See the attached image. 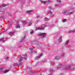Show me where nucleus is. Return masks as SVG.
<instances>
[{
  "mask_svg": "<svg viewBox=\"0 0 75 75\" xmlns=\"http://www.w3.org/2000/svg\"><path fill=\"white\" fill-rule=\"evenodd\" d=\"M22 60H23V58L22 57H20L19 60H18V64H16L15 63H14L13 65V66H15V65H20V66H22V62H21V61H22Z\"/></svg>",
  "mask_w": 75,
  "mask_h": 75,
  "instance_id": "f257e3e1",
  "label": "nucleus"
},
{
  "mask_svg": "<svg viewBox=\"0 0 75 75\" xmlns=\"http://www.w3.org/2000/svg\"><path fill=\"white\" fill-rule=\"evenodd\" d=\"M7 5V4H3L1 6H0V11L1 12H3V9L2 10V7H6Z\"/></svg>",
  "mask_w": 75,
  "mask_h": 75,
  "instance_id": "f03ea898",
  "label": "nucleus"
},
{
  "mask_svg": "<svg viewBox=\"0 0 75 75\" xmlns=\"http://www.w3.org/2000/svg\"><path fill=\"white\" fill-rule=\"evenodd\" d=\"M38 35H39V36H42V37H45L46 35V33H40L38 34Z\"/></svg>",
  "mask_w": 75,
  "mask_h": 75,
  "instance_id": "7ed1b4c3",
  "label": "nucleus"
},
{
  "mask_svg": "<svg viewBox=\"0 0 75 75\" xmlns=\"http://www.w3.org/2000/svg\"><path fill=\"white\" fill-rule=\"evenodd\" d=\"M64 14L65 15H68V12L67 10H64L63 12Z\"/></svg>",
  "mask_w": 75,
  "mask_h": 75,
  "instance_id": "20e7f679",
  "label": "nucleus"
},
{
  "mask_svg": "<svg viewBox=\"0 0 75 75\" xmlns=\"http://www.w3.org/2000/svg\"><path fill=\"white\" fill-rule=\"evenodd\" d=\"M57 69H59V68H60L62 67V64L60 63L57 66Z\"/></svg>",
  "mask_w": 75,
  "mask_h": 75,
  "instance_id": "39448f33",
  "label": "nucleus"
},
{
  "mask_svg": "<svg viewBox=\"0 0 75 75\" xmlns=\"http://www.w3.org/2000/svg\"><path fill=\"white\" fill-rule=\"evenodd\" d=\"M59 41L60 42H62V36L61 35H59Z\"/></svg>",
  "mask_w": 75,
  "mask_h": 75,
  "instance_id": "423d86ee",
  "label": "nucleus"
},
{
  "mask_svg": "<svg viewBox=\"0 0 75 75\" xmlns=\"http://www.w3.org/2000/svg\"><path fill=\"white\" fill-rule=\"evenodd\" d=\"M51 1L50 0H48V1H46V2L45 1H41L42 3H43V4H45L46 3H48V2H50Z\"/></svg>",
  "mask_w": 75,
  "mask_h": 75,
  "instance_id": "0eeeda50",
  "label": "nucleus"
},
{
  "mask_svg": "<svg viewBox=\"0 0 75 75\" xmlns=\"http://www.w3.org/2000/svg\"><path fill=\"white\" fill-rule=\"evenodd\" d=\"M46 27V25L45 24H43L42 26V27L40 28H42V29L41 30H44V28Z\"/></svg>",
  "mask_w": 75,
  "mask_h": 75,
  "instance_id": "6e6552de",
  "label": "nucleus"
},
{
  "mask_svg": "<svg viewBox=\"0 0 75 75\" xmlns=\"http://www.w3.org/2000/svg\"><path fill=\"white\" fill-rule=\"evenodd\" d=\"M37 45H38V46L40 47H41L42 46V45L41 44V43L39 42L38 43Z\"/></svg>",
  "mask_w": 75,
  "mask_h": 75,
  "instance_id": "1a4fd4ad",
  "label": "nucleus"
},
{
  "mask_svg": "<svg viewBox=\"0 0 75 75\" xmlns=\"http://www.w3.org/2000/svg\"><path fill=\"white\" fill-rule=\"evenodd\" d=\"M14 33L13 32H11L9 33V34L10 36H13V35L14 34Z\"/></svg>",
  "mask_w": 75,
  "mask_h": 75,
  "instance_id": "9d476101",
  "label": "nucleus"
},
{
  "mask_svg": "<svg viewBox=\"0 0 75 75\" xmlns=\"http://www.w3.org/2000/svg\"><path fill=\"white\" fill-rule=\"evenodd\" d=\"M42 55V53H41V54L40 55V56H38V57H37L35 59H39V58H40V57Z\"/></svg>",
  "mask_w": 75,
  "mask_h": 75,
  "instance_id": "9b49d317",
  "label": "nucleus"
},
{
  "mask_svg": "<svg viewBox=\"0 0 75 75\" xmlns=\"http://www.w3.org/2000/svg\"><path fill=\"white\" fill-rule=\"evenodd\" d=\"M54 71L52 69V70H50V74H49V75H52V74H53L52 71Z\"/></svg>",
  "mask_w": 75,
  "mask_h": 75,
  "instance_id": "f8f14e48",
  "label": "nucleus"
},
{
  "mask_svg": "<svg viewBox=\"0 0 75 75\" xmlns=\"http://www.w3.org/2000/svg\"><path fill=\"white\" fill-rule=\"evenodd\" d=\"M42 28H41L38 27V28H36L35 30H41Z\"/></svg>",
  "mask_w": 75,
  "mask_h": 75,
  "instance_id": "ddd939ff",
  "label": "nucleus"
},
{
  "mask_svg": "<svg viewBox=\"0 0 75 75\" xmlns=\"http://www.w3.org/2000/svg\"><path fill=\"white\" fill-rule=\"evenodd\" d=\"M70 66H68L65 67V69H70Z\"/></svg>",
  "mask_w": 75,
  "mask_h": 75,
  "instance_id": "4468645a",
  "label": "nucleus"
},
{
  "mask_svg": "<svg viewBox=\"0 0 75 75\" xmlns=\"http://www.w3.org/2000/svg\"><path fill=\"white\" fill-rule=\"evenodd\" d=\"M68 43H69V41L67 40L66 41V42L65 44V45H66V46H67V45H68Z\"/></svg>",
  "mask_w": 75,
  "mask_h": 75,
  "instance_id": "2eb2a0df",
  "label": "nucleus"
},
{
  "mask_svg": "<svg viewBox=\"0 0 75 75\" xmlns=\"http://www.w3.org/2000/svg\"><path fill=\"white\" fill-rule=\"evenodd\" d=\"M27 22L26 21H23L22 23H23V24L24 25H25V24H27Z\"/></svg>",
  "mask_w": 75,
  "mask_h": 75,
  "instance_id": "dca6fc26",
  "label": "nucleus"
},
{
  "mask_svg": "<svg viewBox=\"0 0 75 75\" xmlns=\"http://www.w3.org/2000/svg\"><path fill=\"white\" fill-rule=\"evenodd\" d=\"M60 58H59V57L58 56H57L55 57V59H59Z\"/></svg>",
  "mask_w": 75,
  "mask_h": 75,
  "instance_id": "f3484780",
  "label": "nucleus"
},
{
  "mask_svg": "<svg viewBox=\"0 0 75 75\" xmlns=\"http://www.w3.org/2000/svg\"><path fill=\"white\" fill-rule=\"evenodd\" d=\"M55 6H57V7H58V6L59 7H61V4H55Z\"/></svg>",
  "mask_w": 75,
  "mask_h": 75,
  "instance_id": "a211bd4d",
  "label": "nucleus"
},
{
  "mask_svg": "<svg viewBox=\"0 0 75 75\" xmlns=\"http://www.w3.org/2000/svg\"><path fill=\"white\" fill-rule=\"evenodd\" d=\"M33 11V10H30V11H27L26 12L27 13H31V12H32Z\"/></svg>",
  "mask_w": 75,
  "mask_h": 75,
  "instance_id": "6ab92c4d",
  "label": "nucleus"
},
{
  "mask_svg": "<svg viewBox=\"0 0 75 75\" xmlns=\"http://www.w3.org/2000/svg\"><path fill=\"white\" fill-rule=\"evenodd\" d=\"M31 24H32L31 21H30L29 24L28 25V26H30V25H31Z\"/></svg>",
  "mask_w": 75,
  "mask_h": 75,
  "instance_id": "aec40b11",
  "label": "nucleus"
},
{
  "mask_svg": "<svg viewBox=\"0 0 75 75\" xmlns=\"http://www.w3.org/2000/svg\"><path fill=\"white\" fill-rule=\"evenodd\" d=\"M22 58V59H23H23H24V60H26V59H27V56H25V57H21Z\"/></svg>",
  "mask_w": 75,
  "mask_h": 75,
  "instance_id": "412c9836",
  "label": "nucleus"
},
{
  "mask_svg": "<svg viewBox=\"0 0 75 75\" xmlns=\"http://www.w3.org/2000/svg\"><path fill=\"white\" fill-rule=\"evenodd\" d=\"M44 20H45V21H47L48 20V18H44Z\"/></svg>",
  "mask_w": 75,
  "mask_h": 75,
  "instance_id": "4be33fe9",
  "label": "nucleus"
},
{
  "mask_svg": "<svg viewBox=\"0 0 75 75\" xmlns=\"http://www.w3.org/2000/svg\"><path fill=\"white\" fill-rule=\"evenodd\" d=\"M16 28H20V25H16Z\"/></svg>",
  "mask_w": 75,
  "mask_h": 75,
  "instance_id": "5701e85b",
  "label": "nucleus"
},
{
  "mask_svg": "<svg viewBox=\"0 0 75 75\" xmlns=\"http://www.w3.org/2000/svg\"><path fill=\"white\" fill-rule=\"evenodd\" d=\"M56 1L57 3H61V0H56Z\"/></svg>",
  "mask_w": 75,
  "mask_h": 75,
  "instance_id": "b1692460",
  "label": "nucleus"
},
{
  "mask_svg": "<svg viewBox=\"0 0 75 75\" xmlns=\"http://www.w3.org/2000/svg\"><path fill=\"white\" fill-rule=\"evenodd\" d=\"M73 14V12H69V16H70L71 14Z\"/></svg>",
  "mask_w": 75,
  "mask_h": 75,
  "instance_id": "393cba45",
  "label": "nucleus"
},
{
  "mask_svg": "<svg viewBox=\"0 0 75 75\" xmlns=\"http://www.w3.org/2000/svg\"><path fill=\"white\" fill-rule=\"evenodd\" d=\"M0 41H2V42H4V38L0 39Z\"/></svg>",
  "mask_w": 75,
  "mask_h": 75,
  "instance_id": "a878e982",
  "label": "nucleus"
},
{
  "mask_svg": "<svg viewBox=\"0 0 75 75\" xmlns=\"http://www.w3.org/2000/svg\"><path fill=\"white\" fill-rule=\"evenodd\" d=\"M67 21V19H63V23H65V21Z\"/></svg>",
  "mask_w": 75,
  "mask_h": 75,
  "instance_id": "bb28decb",
  "label": "nucleus"
},
{
  "mask_svg": "<svg viewBox=\"0 0 75 75\" xmlns=\"http://www.w3.org/2000/svg\"><path fill=\"white\" fill-rule=\"evenodd\" d=\"M8 71V70L7 69L4 72V73H7V72Z\"/></svg>",
  "mask_w": 75,
  "mask_h": 75,
  "instance_id": "cd10ccee",
  "label": "nucleus"
},
{
  "mask_svg": "<svg viewBox=\"0 0 75 75\" xmlns=\"http://www.w3.org/2000/svg\"><path fill=\"white\" fill-rule=\"evenodd\" d=\"M38 18H40V15H38L36 17V18L37 19Z\"/></svg>",
  "mask_w": 75,
  "mask_h": 75,
  "instance_id": "c85d7f7f",
  "label": "nucleus"
},
{
  "mask_svg": "<svg viewBox=\"0 0 75 75\" xmlns=\"http://www.w3.org/2000/svg\"><path fill=\"white\" fill-rule=\"evenodd\" d=\"M5 58H6V59L7 60H8V58H9L8 57H5Z\"/></svg>",
  "mask_w": 75,
  "mask_h": 75,
  "instance_id": "c756f323",
  "label": "nucleus"
},
{
  "mask_svg": "<svg viewBox=\"0 0 75 75\" xmlns=\"http://www.w3.org/2000/svg\"><path fill=\"white\" fill-rule=\"evenodd\" d=\"M48 13H49L50 14H52V12L51 11H50L49 12H48Z\"/></svg>",
  "mask_w": 75,
  "mask_h": 75,
  "instance_id": "7c9ffc66",
  "label": "nucleus"
},
{
  "mask_svg": "<svg viewBox=\"0 0 75 75\" xmlns=\"http://www.w3.org/2000/svg\"><path fill=\"white\" fill-rule=\"evenodd\" d=\"M25 37H23V38H22V39L21 40V41H23L24 39H25Z\"/></svg>",
  "mask_w": 75,
  "mask_h": 75,
  "instance_id": "2f4dec72",
  "label": "nucleus"
},
{
  "mask_svg": "<svg viewBox=\"0 0 75 75\" xmlns=\"http://www.w3.org/2000/svg\"><path fill=\"white\" fill-rule=\"evenodd\" d=\"M64 55H65V53H63L62 55V57H64Z\"/></svg>",
  "mask_w": 75,
  "mask_h": 75,
  "instance_id": "473e14b6",
  "label": "nucleus"
},
{
  "mask_svg": "<svg viewBox=\"0 0 75 75\" xmlns=\"http://www.w3.org/2000/svg\"><path fill=\"white\" fill-rule=\"evenodd\" d=\"M4 69L3 67H1L0 68V70H2Z\"/></svg>",
  "mask_w": 75,
  "mask_h": 75,
  "instance_id": "72a5a7b5",
  "label": "nucleus"
},
{
  "mask_svg": "<svg viewBox=\"0 0 75 75\" xmlns=\"http://www.w3.org/2000/svg\"><path fill=\"white\" fill-rule=\"evenodd\" d=\"M29 50H30V51H32L33 49V48H29Z\"/></svg>",
  "mask_w": 75,
  "mask_h": 75,
  "instance_id": "f704fd0d",
  "label": "nucleus"
},
{
  "mask_svg": "<svg viewBox=\"0 0 75 75\" xmlns=\"http://www.w3.org/2000/svg\"><path fill=\"white\" fill-rule=\"evenodd\" d=\"M33 33H34V31H33V30H32V32H30V33L33 34Z\"/></svg>",
  "mask_w": 75,
  "mask_h": 75,
  "instance_id": "c9c22d12",
  "label": "nucleus"
},
{
  "mask_svg": "<svg viewBox=\"0 0 75 75\" xmlns=\"http://www.w3.org/2000/svg\"><path fill=\"white\" fill-rule=\"evenodd\" d=\"M51 64L52 65H54V64H55V63H54L51 62Z\"/></svg>",
  "mask_w": 75,
  "mask_h": 75,
  "instance_id": "e433bc0d",
  "label": "nucleus"
},
{
  "mask_svg": "<svg viewBox=\"0 0 75 75\" xmlns=\"http://www.w3.org/2000/svg\"><path fill=\"white\" fill-rule=\"evenodd\" d=\"M48 8L49 9L51 10V7H48Z\"/></svg>",
  "mask_w": 75,
  "mask_h": 75,
  "instance_id": "4c0bfd02",
  "label": "nucleus"
},
{
  "mask_svg": "<svg viewBox=\"0 0 75 75\" xmlns=\"http://www.w3.org/2000/svg\"><path fill=\"white\" fill-rule=\"evenodd\" d=\"M72 69L73 70H74V69H75V67H74V68H72Z\"/></svg>",
  "mask_w": 75,
  "mask_h": 75,
  "instance_id": "58836bf2",
  "label": "nucleus"
},
{
  "mask_svg": "<svg viewBox=\"0 0 75 75\" xmlns=\"http://www.w3.org/2000/svg\"><path fill=\"white\" fill-rule=\"evenodd\" d=\"M33 53H37V51H34L33 52Z\"/></svg>",
  "mask_w": 75,
  "mask_h": 75,
  "instance_id": "ea45409f",
  "label": "nucleus"
},
{
  "mask_svg": "<svg viewBox=\"0 0 75 75\" xmlns=\"http://www.w3.org/2000/svg\"><path fill=\"white\" fill-rule=\"evenodd\" d=\"M25 57H26L27 56V54H26V53H25Z\"/></svg>",
  "mask_w": 75,
  "mask_h": 75,
  "instance_id": "a19ab883",
  "label": "nucleus"
},
{
  "mask_svg": "<svg viewBox=\"0 0 75 75\" xmlns=\"http://www.w3.org/2000/svg\"><path fill=\"white\" fill-rule=\"evenodd\" d=\"M42 62H45V61L44 60V61H42Z\"/></svg>",
  "mask_w": 75,
  "mask_h": 75,
  "instance_id": "79ce46f5",
  "label": "nucleus"
},
{
  "mask_svg": "<svg viewBox=\"0 0 75 75\" xmlns=\"http://www.w3.org/2000/svg\"><path fill=\"white\" fill-rule=\"evenodd\" d=\"M59 75H63V73H62V74H60Z\"/></svg>",
  "mask_w": 75,
  "mask_h": 75,
  "instance_id": "37998d69",
  "label": "nucleus"
},
{
  "mask_svg": "<svg viewBox=\"0 0 75 75\" xmlns=\"http://www.w3.org/2000/svg\"><path fill=\"white\" fill-rule=\"evenodd\" d=\"M38 64H39V62H37V64H36V65H38Z\"/></svg>",
  "mask_w": 75,
  "mask_h": 75,
  "instance_id": "c03bdc74",
  "label": "nucleus"
},
{
  "mask_svg": "<svg viewBox=\"0 0 75 75\" xmlns=\"http://www.w3.org/2000/svg\"><path fill=\"white\" fill-rule=\"evenodd\" d=\"M22 2H23V3H24V1H22Z\"/></svg>",
  "mask_w": 75,
  "mask_h": 75,
  "instance_id": "a18cd8bd",
  "label": "nucleus"
},
{
  "mask_svg": "<svg viewBox=\"0 0 75 75\" xmlns=\"http://www.w3.org/2000/svg\"><path fill=\"white\" fill-rule=\"evenodd\" d=\"M55 23H57V22H56Z\"/></svg>",
  "mask_w": 75,
  "mask_h": 75,
  "instance_id": "49530a36",
  "label": "nucleus"
},
{
  "mask_svg": "<svg viewBox=\"0 0 75 75\" xmlns=\"http://www.w3.org/2000/svg\"><path fill=\"white\" fill-rule=\"evenodd\" d=\"M4 32V31L3 32Z\"/></svg>",
  "mask_w": 75,
  "mask_h": 75,
  "instance_id": "de8ad7c7",
  "label": "nucleus"
},
{
  "mask_svg": "<svg viewBox=\"0 0 75 75\" xmlns=\"http://www.w3.org/2000/svg\"><path fill=\"white\" fill-rule=\"evenodd\" d=\"M40 75H41V74Z\"/></svg>",
  "mask_w": 75,
  "mask_h": 75,
  "instance_id": "09e8293b",
  "label": "nucleus"
},
{
  "mask_svg": "<svg viewBox=\"0 0 75 75\" xmlns=\"http://www.w3.org/2000/svg\"><path fill=\"white\" fill-rule=\"evenodd\" d=\"M72 9V8H71V9Z\"/></svg>",
  "mask_w": 75,
  "mask_h": 75,
  "instance_id": "8fccbe9b",
  "label": "nucleus"
},
{
  "mask_svg": "<svg viewBox=\"0 0 75 75\" xmlns=\"http://www.w3.org/2000/svg\"><path fill=\"white\" fill-rule=\"evenodd\" d=\"M72 9H74V8H73Z\"/></svg>",
  "mask_w": 75,
  "mask_h": 75,
  "instance_id": "3c124183",
  "label": "nucleus"
},
{
  "mask_svg": "<svg viewBox=\"0 0 75 75\" xmlns=\"http://www.w3.org/2000/svg\"><path fill=\"white\" fill-rule=\"evenodd\" d=\"M1 35V34H0V35Z\"/></svg>",
  "mask_w": 75,
  "mask_h": 75,
  "instance_id": "603ef678",
  "label": "nucleus"
}]
</instances>
